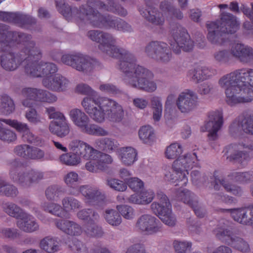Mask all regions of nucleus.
Returning <instances> with one entry per match:
<instances>
[{
	"label": "nucleus",
	"mask_w": 253,
	"mask_h": 253,
	"mask_svg": "<svg viewBox=\"0 0 253 253\" xmlns=\"http://www.w3.org/2000/svg\"><path fill=\"white\" fill-rule=\"evenodd\" d=\"M18 193L17 187L0 179V194L7 197H15L17 196Z\"/></svg>",
	"instance_id": "nucleus-44"
},
{
	"label": "nucleus",
	"mask_w": 253,
	"mask_h": 253,
	"mask_svg": "<svg viewBox=\"0 0 253 253\" xmlns=\"http://www.w3.org/2000/svg\"><path fill=\"white\" fill-rule=\"evenodd\" d=\"M82 104L90 117L96 122L102 123L105 119L113 123L121 122L124 116L123 107L115 101L95 96L83 100Z\"/></svg>",
	"instance_id": "nucleus-4"
},
{
	"label": "nucleus",
	"mask_w": 253,
	"mask_h": 253,
	"mask_svg": "<svg viewBox=\"0 0 253 253\" xmlns=\"http://www.w3.org/2000/svg\"><path fill=\"white\" fill-rule=\"evenodd\" d=\"M62 62L82 72L91 71L95 66L96 61L80 52H74L72 54H66L61 57Z\"/></svg>",
	"instance_id": "nucleus-14"
},
{
	"label": "nucleus",
	"mask_w": 253,
	"mask_h": 253,
	"mask_svg": "<svg viewBox=\"0 0 253 253\" xmlns=\"http://www.w3.org/2000/svg\"><path fill=\"white\" fill-rule=\"evenodd\" d=\"M136 228L141 232L148 235H154L162 232L163 225L156 217L145 214L140 216L137 220Z\"/></svg>",
	"instance_id": "nucleus-18"
},
{
	"label": "nucleus",
	"mask_w": 253,
	"mask_h": 253,
	"mask_svg": "<svg viewBox=\"0 0 253 253\" xmlns=\"http://www.w3.org/2000/svg\"><path fill=\"white\" fill-rule=\"evenodd\" d=\"M118 211L122 216L126 219H132L137 213V210L133 207H117Z\"/></svg>",
	"instance_id": "nucleus-54"
},
{
	"label": "nucleus",
	"mask_w": 253,
	"mask_h": 253,
	"mask_svg": "<svg viewBox=\"0 0 253 253\" xmlns=\"http://www.w3.org/2000/svg\"><path fill=\"white\" fill-rule=\"evenodd\" d=\"M40 248L47 253H54L60 250V243L57 238L46 236L41 240Z\"/></svg>",
	"instance_id": "nucleus-34"
},
{
	"label": "nucleus",
	"mask_w": 253,
	"mask_h": 253,
	"mask_svg": "<svg viewBox=\"0 0 253 253\" xmlns=\"http://www.w3.org/2000/svg\"><path fill=\"white\" fill-rule=\"evenodd\" d=\"M32 38L28 40L23 39L16 42L15 44L12 45L9 50L2 51L5 52L0 57V64L1 67L7 71H13L16 69L20 65L24 66V70L30 61H27L29 53L28 50H32Z\"/></svg>",
	"instance_id": "nucleus-6"
},
{
	"label": "nucleus",
	"mask_w": 253,
	"mask_h": 253,
	"mask_svg": "<svg viewBox=\"0 0 253 253\" xmlns=\"http://www.w3.org/2000/svg\"><path fill=\"white\" fill-rule=\"evenodd\" d=\"M76 91L78 93H80L84 95H89L85 97L83 100L86 98L89 99H92L94 96H97L99 97H101L100 96L98 93L94 91L89 85L84 84H78L76 88Z\"/></svg>",
	"instance_id": "nucleus-53"
},
{
	"label": "nucleus",
	"mask_w": 253,
	"mask_h": 253,
	"mask_svg": "<svg viewBox=\"0 0 253 253\" xmlns=\"http://www.w3.org/2000/svg\"><path fill=\"white\" fill-rule=\"evenodd\" d=\"M62 192L61 188L57 185L48 187L45 191L46 198L49 200H55Z\"/></svg>",
	"instance_id": "nucleus-57"
},
{
	"label": "nucleus",
	"mask_w": 253,
	"mask_h": 253,
	"mask_svg": "<svg viewBox=\"0 0 253 253\" xmlns=\"http://www.w3.org/2000/svg\"><path fill=\"white\" fill-rule=\"evenodd\" d=\"M218 84L225 89V101L229 106L253 100V69L242 68L224 75Z\"/></svg>",
	"instance_id": "nucleus-3"
},
{
	"label": "nucleus",
	"mask_w": 253,
	"mask_h": 253,
	"mask_svg": "<svg viewBox=\"0 0 253 253\" xmlns=\"http://www.w3.org/2000/svg\"><path fill=\"white\" fill-rule=\"evenodd\" d=\"M231 54L241 62L249 63L253 61V49L242 43H235L232 46L231 53L226 50L219 51L214 55L215 60L221 63H226L230 59Z\"/></svg>",
	"instance_id": "nucleus-11"
},
{
	"label": "nucleus",
	"mask_w": 253,
	"mask_h": 253,
	"mask_svg": "<svg viewBox=\"0 0 253 253\" xmlns=\"http://www.w3.org/2000/svg\"><path fill=\"white\" fill-rule=\"evenodd\" d=\"M213 232L220 240L230 245L232 248L243 253L250 251L248 243L243 239L232 234L228 222L224 219L219 221Z\"/></svg>",
	"instance_id": "nucleus-10"
},
{
	"label": "nucleus",
	"mask_w": 253,
	"mask_h": 253,
	"mask_svg": "<svg viewBox=\"0 0 253 253\" xmlns=\"http://www.w3.org/2000/svg\"><path fill=\"white\" fill-rule=\"evenodd\" d=\"M89 39L99 43V49L106 54L119 59V68L124 73V81L130 86L147 92L154 91L157 85L152 80L153 73L142 66L136 64L134 55L123 48L116 46V39L111 34L98 30L87 33Z\"/></svg>",
	"instance_id": "nucleus-1"
},
{
	"label": "nucleus",
	"mask_w": 253,
	"mask_h": 253,
	"mask_svg": "<svg viewBox=\"0 0 253 253\" xmlns=\"http://www.w3.org/2000/svg\"><path fill=\"white\" fill-rule=\"evenodd\" d=\"M121 160L125 165H131L137 159V152L135 149L132 147L123 148L121 150Z\"/></svg>",
	"instance_id": "nucleus-37"
},
{
	"label": "nucleus",
	"mask_w": 253,
	"mask_h": 253,
	"mask_svg": "<svg viewBox=\"0 0 253 253\" xmlns=\"http://www.w3.org/2000/svg\"><path fill=\"white\" fill-rule=\"evenodd\" d=\"M221 176L217 170H215L213 175L210 176V182L215 190H219L222 186L225 190L236 196H241L242 193L241 188L236 185L230 184L225 179H220Z\"/></svg>",
	"instance_id": "nucleus-24"
},
{
	"label": "nucleus",
	"mask_w": 253,
	"mask_h": 253,
	"mask_svg": "<svg viewBox=\"0 0 253 253\" xmlns=\"http://www.w3.org/2000/svg\"><path fill=\"white\" fill-rule=\"evenodd\" d=\"M80 191L88 202H96L99 204L104 202L106 199L104 194L96 188L88 185L81 186Z\"/></svg>",
	"instance_id": "nucleus-31"
},
{
	"label": "nucleus",
	"mask_w": 253,
	"mask_h": 253,
	"mask_svg": "<svg viewBox=\"0 0 253 253\" xmlns=\"http://www.w3.org/2000/svg\"><path fill=\"white\" fill-rule=\"evenodd\" d=\"M207 39L212 44L222 45L228 40V35L235 33L239 28L236 17L232 14L221 12L219 20L207 23Z\"/></svg>",
	"instance_id": "nucleus-5"
},
{
	"label": "nucleus",
	"mask_w": 253,
	"mask_h": 253,
	"mask_svg": "<svg viewBox=\"0 0 253 253\" xmlns=\"http://www.w3.org/2000/svg\"><path fill=\"white\" fill-rule=\"evenodd\" d=\"M214 90V87L212 84L205 82L199 85L198 91L201 94L205 95L212 93Z\"/></svg>",
	"instance_id": "nucleus-62"
},
{
	"label": "nucleus",
	"mask_w": 253,
	"mask_h": 253,
	"mask_svg": "<svg viewBox=\"0 0 253 253\" xmlns=\"http://www.w3.org/2000/svg\"><path fill=\"white\" fill-rule=\"evenodd\" d=\"M91 221L86 225L85 232L89 236L92 237H101L103 234L102 228L96 224V221Z\"/></svg>",
	"instance_id": "nucleus-48"
},
{
	"label": "nucleus",
	"mask_w": 253,
	"mask_h": 253,
	"mask_svg": "<svg viewBox=\"0 0 253 253\" xmlns=\"http://www.w3.org/2000/svg\"><path fill=\"white\" fill-rule=\"evenodd\" d=\"M176 104L181 112L188 113L197 107L198 98L193 91L187 90L179 95Z\"/></svg>",
	"instance_id": "nucleus-23"
},
{
	"label": "nucleus",
	"mask_w": 253,
	"mask_h": 253,
	"mask_svg": "<svg viewBox=\"0 0 253 253\" xmlns=\"http://www.w3.org/2000/svg\"><path fill=\"white\" fill-rule=\"evenodd\" d=\"M46 112L49 116V118L54 120L52 121L60 122L66 121L64 115L60 112L56 111L54 107L47 108Z\"/></svg>",
	"instance_id": "nucleus-58"
},
{
	"label": "nucleus",
	"mask_w": 253,
	"mask_h": 253,
	"mask_svg": "<svg viewBox=\"0 0 253 253\" xmlns=\"http://www.w3.org/2000/svg\"><path fill=\"white\" fill-rule=\"evenodd\" d=\"M69 207H44L45 211L61 217H69V211L65 208Z\"/></svg>",
	"instance_id": "nucleus-51"
},
{
	"label": "nucleus",
	"mask_w": 253,
	"mask_h": 253,
	"mask_svg": "<svg viewBox=\"0 0 253 253\" xmlns=\"http://www.w3.org/2000/svg\"><path fill=\"white\" fill-rule=\"evenodd\" d=\"M182 152V147L177 143H173L168 146L166 150V157L169 159H175Z\"/></svg>",
	"instance_id": "nucleus-50"
},
{
	"label": "nucleus",
	"mask_w": 253,
	"mask_h": 253,
	"mask_svg": "<svg viewBox=\"0 0 253 253\" xmlns=\"http://www.w3.org/2000/svg\"><path fill=\"white\" fill-rule=\"evenodd\" d=\"M44 153L41 149L30 146L28 159H41L44 157Z\"/></svg>",
	"instance_id": "nucleus-64"
},
{
	"label": "nucleus",
	"mask_w": 253,
	"mask_h": 253,
	"mask_svg": "<svg viewBox=\"0 0 253 253\" xmlns=\"http://www.w3.org/2000/svg\"><path fill=\"white\" fill-rule=\"evenodd\" d=\"M17 227L25 233H33L39 230L37 219L32 215L25 213L17 222Z\"/></svg>",
	"instance_id": "nucleus-30"
},
{
	"label": "nucleus",
	"mask_w": 253,
	"mask_h": 253,
	"mask_svg": "<svg viewBox=\"0 0 253 253\" xmlns=\"http://www.w3.org/2000/svg\"><path fill=\"white\" fill-rule=\"evenodd\" d=\"M209 121L201 127L203 132L208 131V137L210 141H214L217 137V132L221 128L223 124V117L222 111L216 110L209 113Z\"/></svg>",
	"instance_id": "nucleus-17"
},
{
	"label": "nucleus",
	"mask_w": 253,
	"mask_h": 253,
	"mask_svg": "<svg viewBox=\"0 0 253 253\" xmlns=\"http://www.w3.org/2000/svg\"><path fill=\"white\" fill-rule=\"evenodd\" d=\"M79 129L82 132L91 135L105 136L109 135V132L107 130L97 125L92 123L90 119Z\"/></svg>",
	"instance_id": "nucleus-33"
},
{
	"label": "nucleus",
	"mask_w": 253,
	"mask_h": 253,
	"mask_svg": "<svg viewBox=\"0 0 253 253\" xmlns=\"http://www.w3.org/2000/svg\"><path fill=\"white\" fill-rule=\"evenodd\" d=\"M253 172H238L233 171L228 175L229 179L240 183H244L252 180Z\"/></svg>",
	"instance_id": "nucleus-43"
},
{
	"label": "nucleus",
	"mask_w": 253,
	"mask_h": 253,
	"mask_svg": "<svg viewBox=\"0 0 253 253\" xmlns=\"http://www.w3.org/2000/svg\"><path fill=\"white\" fill-rule=\"evenodd\" d=\"M3 210L9 216L19 219L26 213L20 207H3Z\"/></svg>",
	"instance_id": "nucleus-55"
},
{
	"label": "nucleus",
	"mask_w": 253,
	"mask_h": 253,
	"mask_svg": "<svg viewBox=\"0 0 253 253\" xmlns=\"http://www.w3.org/2000/svg\"><path fill=\"white\" fill-rule=\"evenodd\" d=\"M94 145L98 149L111 153L118 150L119 144L118 141L114 139L104 137L97 139L95 141Z\"/></svg>",
	"instance_id": "nucleus-32"
},
{
	"label": "nucleus",
	"mask_w": 253,
	"mask_h": 253,
	"mask_svg": "<svg viewBox=\"0 0 253 253\" xmlns=\"http://www.w3.org/2000/svg\"><path fill=\"white\" fill-rule=\"evenodd\" d=\"M99 155L98 158L96 161L99 170L102 171L106 170L108 168V165L111 164L113 162L112 157L107 154L98 151V152L95 153V155Z\"/></svg>",
	"instance_id": "nucleus-47"
},
{
	"label": "nucleus",
	"mask_w": 253,
	"mask_h": 253,
	"mask_svg": "<svg viewBox=\"0 0 253 253\" xmlns=\"http://www.w3.org/2000/svg\"><path fill=\"white\" fill-rule=\"evenodd\" d=\"M70 116L75 125L79 128L90 119L84 112L78 109H74L71 110Z\"/></svg>",
	"instance_id": "nucleus-39"
},
{
	"label": "nucleus",
	"mask_w": 253,
	"mask_h": 253,
	"mask_svg": "<svg viewBox=\"0 0 253 253\" xmlns=\"http://www.w3.org/2000/svg\"><path fill=\"white\" fill-rule=\"evenodd\" d=\"M50 131L60 137H63L70 132L69 125L67 121H51L49 126Z\"/></svg>",
	"instance_id": "nucleus-35"
},
{
	"label": "nucleus",
	"mask_w": 253,
	"mask_h": 253,
	"mask_svg": "<svg viewBox=\"0 0 253 253\" xmlns=\"http://www.w3.org/2000/svg\"><path fill=\"white\" fill-rule=\"evenodd\" d=\"M107 184L112 188L119 191H125L127 187L123 181L114 178L108 179Z\"/></svg>",
	"instance_id": "nucleus-59"
},
{
	"label": "nucleus",
	"mask_w": 253,
	"mask_h": 253,
	"mask_svg": "<svg viewBox=\"0 0 253 253\" xmlns=\"http://www.w3.org/2000/svg\"><path fill=\"white\" fill-rule=\"evenodd\" d=\"M199 162L196 152L186 154L179 157L174 161L172 172L169 171L165 174L166 180L180 187L175 192L177 200L188 206H197V197L193 193L182 187L186 186L188 183L187 175L188 171L191 169H193L191 172L192 183L197 185L201 181Z\"/></svg>",
	"instance_id": "nucleus-2"
},
{
	"label": "nucleus",
	"mask_w": 253,
	"mask_h": 253,
	"mask_svg": "<svg viewBox=\"0 0 253 253\" xmlns=\"http://www.w3.org/2000/svg\"><path fill=\"white\" fill-rule=\"evenodd\" d=\"M21 94L24 99L22 104L31 108L34 106L35 102L52 103L57 100V97L46 90L36 88L25 87L22 89Z\"/></svg>",
	"instance_id": "nucleus-12"
},
{
	"label": "nucleus",
	"mask_w": 253,
	"mask_h": 253,
	"mask_svg": "<svg viewBox=\"0 0 253 253\" xmlns=\"http://www.w3.org/2000/svg\"><path fill=\"white\" fill-rule=\"evenodd\" d=\"M30 146L26 144L17 146L14 148V153L16 155L28 159Z\"/></svg>",
	"instance_id": "nucleus-63"
},
{
	"label": "nucleus",
	"mask_w": 253,
	"mask_h": 253,
	"mask_svg": "<svg viewBox=\"0 0 253 253\" xmlns=\"http://www.w3.org/2000/svg\"><path fill=\"white\" fill-rule=\"evenodd\" d=\"M241 129L247 134L253 135V115L239 116L230 125L229 128L230 133L233 135Z\"/></svg>",
	"instance_id": "nucleus-22"
},
{
	"label": "nucleus",
	"mask_w": 253,
	"mask_h": 253,
	"mask_svg": "<svg viewBox=\"0 0 253 253\" xmlns=\"http://www.w3.org/2000/svg\"><path fill=\"white\" fill-rule=\"evenodd\" d=\"M9 175L13 182L25 187L38 181L43 176L42 172L31 169L17 160L10 163Z\"/></svg>",
	"instance_id": "nucleus-8"
},
{
	"label": "nucleus",
	"mask_w": 253,
	"mask_h": 253,
	"mask_svg": "<svg viewBox=\"0 0 253 253\" xmlns=\"http://www.w3.org/2000/svg\"><path fill=\"white\" fill-rule=\"evenodd\" d=\"M0 20L12 23L22 28L30 29L36 23L35 18L17 12H9L0 11Z\"/></svg>",
	"instance_id": "nucleus-19"
},
{
	"label": "nucleus",
	"mask_w": 253,
	"mask_h": 253,
	"mask_svg": "<svg viewBox=\"0 0 253 253\" xmlns=\"http://www.w3.org/2000/svg\"><path fill=\"white\" fill-rule=\"evenodd\" d=\"M0 233L2 236L12 239L18 238L19 236L18 230L15 228H2L0 230Z\"/></svg>",
	"instance_id": "nucleus-60"
},
{
	"label": "nucleus",
	"mask_w": 253,
	"mask_h": 253,
	"mask_svg": "<svg viewBox=\"0 0 253 253\" xmlns=\"http://www.w3.org/2000/svg\"><path fill=\"white\" fill-rule=\"evenodd\" d=\"M161 10L164 11L168 12L169 14L172 15L174 17L178 19H181L183 18V13L179 9L175 8L168 1H162L160 4Z\"/></svg>",
	"instance_id": "nucleus-49"
},
{
	"label": "nucleus",
	"mask_w": 253,
	"mask_h": 253,
	"mask_svg": "<svg viewBox=\"0 0 253 253\" xmlns=\"http://www.w3.org/2000/svg\"><path fill=\"white\" fill-rule=\"evenodd\" d=\"M5 124L22 133V139L29 143L35 142L36 137L30 131L27 124L18 122L16 120H2Z\"/></svg>",
	"instance_id": "nucleus-28"
},
{
	"label": "nucleus",
	"mask_w": 253,
	"mask_h": 253,
	"mask_svg": "<svg viewBox=\"0 0 253 253\" xmlns=\"http://www.w3.org/2000/svg\"><path fill=\"white\" fill-rule=\"evenodd\" d=\"M0 52L9 50L12 45L22 40L32 38L31 35L15 31H8V27L3 24H0Z\"/></svg>",
	"instance_id": "nucleus-16"
},
{
	"label": "nucleus",
	"mask_w": 253,
	"mask_h": 253,
	"mask_svg": "<svg viewBox=\"0 0 253 253\" xmlns=\"http://www.w3.org/2000/svg\"><path fill=\"white\" fill-rule=\"evenodd\" d=\"M151 105L153 110V117L155 121H159L162 117V104L160 97L153 96L151 99Z\"/></svg>",
	"instance_id": "nucleus-46"
},
{
	"label": "nucleus",
	"mask_w": 253,
	"mask_h": 253,
	"mask_svg": "<svg viewBox=\"0 0 253 253\" xmlns=\"http://www.w3.org/2000/svg\"><path fill=\"white\" fill-rule=\"evenodd\" d=\"M26 118L31 124L37 125L41 122V117L35 109L30 108L25 115Z\"/></svg>",
	"instance_id": "nucleus-56"
},
{
	"label": "nucleus",
	"mask_w": 253,
	"mask_h": 253,
	"mask_svg": "<svg viewBox=\"0 0 253 253\" xmlns=\"http://www.w3.org/2000/svg\"><path fill=\"white\" fill-rule=\"evenodd\" d=\"M78 218L82 220H88V222L94 220H97L99 215L90 209H84L80 210L77 213Z\"/></svg>",
	"instance_id": "nucleus-52"
},
{
	"label": "nucleus",
	"mask_w": 253,
	"mask_h": 253,
	"mask_svg": "<svg viewBox=\"0 0 253 253\" xmlns=\"http://www.w3.org/2000/svg\"><path fill=\"white\" fill-rule=\"evenodd\" d=\"M129 187L134 192H140L131 195L128 198L130 203L138 205H147L154 199V192L150 190L142 191L144 188V182L137 177H131L126 182Z\"/></svg>",
	"instance_id": "nucleus-13"
},
{
	"label": "nucleus",
	"mask_w": 253,
	"mask_h": 253,
	"mask_svg": "<svg viewBox=\"0 0 253 253\" xmlns=\"http://www.w3.org/2000/svg\"><path fill=\"white\" fill-rule=\"evenodd\" d=\"M15 109L13 100L7 95L0 96V111L4 115L11 114Z\"/></svg>",
	"instance_id": "nucleus-40"
},
{
	"label": "nucleus",
	"mask_w": 253,
	"mask_h": 253,
	"mask_svg": "<svg viewBox=\"0 0 253 253\" xmlns=\"http://www.w3.org/2000/svg\"><path fill=\"white\" fill-rule=\"evenodd\" d=\"M78 178L79 176L76 172L71 171L65 175L64 180L68 186L73 187L78 182Z\"/></svg>",
	"instance_id": "nucleus-61"
},
{
	"label": "nucleus",
	"mask_w": 253,
	"mask_h": 253,
	"mask_svg": "<svg viewBox=\"0 0 253 253\" xmlns=\"http://www.w3.org/2000/svg\"><path fill=\"white\" fill-rule=\"evenodd\" d=\"M55 225L58 229L70 236H79L83 233L82 226L72 220H57Z\"/></svg>",
	"instance_id": "nucleus-29"
},
{
	"label": "nucleus",
	"mask_w": 253,
	"mask_h": 253,
	"mask_svg": "<svg viewBox=\"0 0 253 253\" xmlns=\"http://www.w3.org/2000/svg\"><path fill=\"white\" fill-rule=\"evenodd\" d=\"M169 34L168 42L175 54H179L181 50L187 52L193 49V41L187 30L179 24L176 23L170 25Z\"/></svg>",
	"instance_id": "nucleus-9"
},
{
	"label": "nucleus",
	"mask_w": 253,
	"mask_h": 253,
	"mask_svg": "<svg viewBox=\"0 0 253 253\" xmlns=\"http://www.w3.org/2000/svg\"><path fill=\"white\" fill-rule=\"evenodd\" d=\"M145 53L150 58L157 61L167 63L172 59L171 50L167 43L159 41H152L145 47Z\"/></svg>",
	"instance_id": "nucleus-15"
},
{
	"label": "nucleus",
	"mask_w": 253,
	"mask_h": 253,
	"mask_svg": "<svg viewBox=\"0 0 253 253\" xmlns=\"http://www.w3.org/2000/svg\"><path fill=\"white\" fill-rule=\"evenodd\" d=\"M192 246V243L187 240H174L172 242V247L175 253H187Z\"/></svg>",
	"instance_id": "nucleus-45"
},
{
	"label": "nucleus",
	"mask_w": 253,
	"mask_h": 253,
	"mask_svg": "<svg viewBox=\"0 0 253 253\" xmlns=\"http://www.w3.org/2000/svg\"><path fill=\"white\" fill-rule=\"evenodd\" d=\"M70 151L75 152L79 156L80 160H93L95 153L98 150L94 149L88 143L80 140H73L69 145Z\"/></svg>",
	"instance_id": "nucleus-21"
},
{
	"label": "nucleus",
	"mask_w": 253,
	"mask_h": 253,
	"mask_svg": "<svg viewBox=\"0 0 253 253\" xmlns=\"http://www.w3.org/2000/svg\"><path fill=\"white\" fill-rule=\"evenodd\" d=\"M187 76L191 77L193 81L198 82L207 80L212 76V73L209 68L198 66L194 70L189 71Z\"/></svg>",
	"instance_id": "nucleus-36"
},
{
	"label": "nucleus",
	"mask_w": 253,
	"mask_h": 253,
	"mask_svg": "<svg viewBox=\"0 0 253 253\" xmlns=\"http://www.w3.org/2000/svg\"><path fill=\"white\" fill-rule=\"evenodd\" d=\"M104 216L106 221L112 226H118L122 222V218L119 213L117 207L116 209L106 210Z\"/></svg>",
	"instance_id": "nucleus-41"
},
{
	"label": "nucleus",
	"mask_w": 253,
	"mask_h": 253,
	"mask_svg": "<svg viewBox=\"0 0 253 253\" xmlns=\"http://www.w3.org/2000/svg\"><path fill=\"white\" fill-rule=\"evenodd\" d=\"M59 159L62 164L69 166H76L81 162L79 156L73 151L63 154L60 156Z\"/></svg>",
	"instance_id": "nucleus-42"
},
{
	"label": "nucleus",
	"mask_w": 253,
	"mask_h": 253,
	"mask_svg": "<svg viewBox=\"0 0 253 253\" xmlns=\"http://www.w3.org/2000/svg\"><path fill=\"white\" fill-rule=\"evenodd\" d=\"M69 81L59 74H55L49 78H43V85L47 89L56 91L65 90L68 86Z\"/></svg>",
	"instance_id": "nucleus-26"
},
{
	"label": "nucleus",
	"mask_w": 253,
	"mask_h": 253,
	"mask_svg": "<svg viewBox=\"0 0 253 253\" xmlns=\"http://www.w3.org/2000/svg\"><path fill=\"white\" fill-rule=\"evenodd\" d=\"M32 50H28V56L27 61L29 64L26 66L25 73L30 77L49 78L58 71L57 66L52 63H43L40 61L42 57V53L40 48L36 46L34 41L31 43Z\"/></svg>",
	"instance_id": "nucleus-7"
},
{
	"label": "nucleus",
	"mask_w": 253,
	"mask_h": 253,
	"mask_svg": "<svg viewBox=\"0 0 253 253\" xmlns=\"http://www.w3.org/2000/svg\"><path fill=\"white\" fill-rule=\"evenodd\" d=\"M241 144H231L227 146L223 152L225 154H230L227 157L230 162H233L239 165L241 168H245L251 160V157L249 152L245 151H239V145Z\"/></svg>",
	"instance_id": "nucleus-20"
},
{
	"label": "nucleus",
	"mask_w": 253,
	"mask_h": 253,
	"mask_svg": "<svg viewBox=\"0 0 253 253\" xmlns=\"http://www.w3.org/2000/svg\"><path fill=\"white\" fill-rule=\"evenodd\" d=\"M152 211L165 225L171 227L176 225V216L169 207H152Z\"/></svg>",
	"instance_id": "nucleus-27"
},
{
	"label": "nucleus",
	"mask_w": 253,
	"mask_h": 253,
	"mask_svg": "<svg viewBox=\"0 0 253 253\" xmlns=\"http://www.w3.org/2000/svg\"><path fill=\"white\" fill-rule=\"evenodd\" d=\"M139 138L144 143L151 144L155 140L154 129L149 125L142 126L138 132Z\"/></svg>",
	"instance_id": "nucleus-38"
},
{
	"label": "nucleus",
	"mask_w": 253,
	"mask_h": 253,
	"mask_svg": "<svg viewBox=\"0 0 253 253\" xmlns=\"http://www.w3.org/2000/svg\"><path fill=\"white\" fill-rule=\"evenodd\" d=\"M252 207H242L232 209H220L221 212L228 213L231 214L233 218L236 221L245 225L251 224L252 215L250 212Z\"/></svg>",
	"instance_id": "nucleus-25"
}]
</instances>
